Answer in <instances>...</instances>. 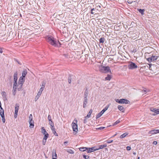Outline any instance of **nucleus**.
I'll use <instances>...</instances> for the list:
<instances>
[{
    "instance_id": "obj_1",
    "label": "nucleus",
    "mask_w": 159,
    "mask_h": 159,
    "mask_svg": "<svg viewBox=\"0 0 159 159\" xmlns=\"http://www.w3.org/2000/svg\"><path fill=\"white\" fill-rule=\"evenodd\" d=\"M47 41L51 45L54 47L60 46V43L52 36H50L47 38Z\"/></svg>"
},
{
    "instance_id": "obj_2",
    "label": "nucleus",
    "mask_w": 159,
    "mask_h": 159,
    "mask_svg": "<svg viewBox=\"0 0 159 159\" xmlns=\"http://www.w3.org/2000/svg\"><path fill=\"white\" fill-rule=\"evenodd\" d=\"M99 71L102 73H111V71L110 68L108 66L105 67L102 66H100L99 67Z\"/></svg>"
},
{
    "instance_id": "obj_3",
    "label": "nucleus",
    "mask_w": 159,
    "mask_h": 159,
    "mask_svg": "<svg viewBox=\"0 0 159 159\" xmlns=\"http://www.w3.org/2000/svg\"><path fill=\"white\" fill-rule=\"evenodd\" d=\"M76 123L73 122L72 124V126L73 131L77 133L78 131V125L77 124V121L75 120Z\"/></svg>"
},
{
    "instance_id": "obj_4",
    "label": "nucleus",
    "mask_w": 159,
    "mask_h": 159,
    "mask_svg": "<svg viewBox=\"0 0 159 159\" xmlns=\"http://www.w3.org/2000/svg\"><path fill=\"white\" fill-rule=\"evenodd\" d=\"M138 67L134 63L131 62L128 66L129 69H133L137 68Z\"/></svg>"
},
{
    "instance_id": "obj_5",
    "label": "nucleus",
    "mask_w": 159,
    "mask_h": 159,
    "mask_svg": "<svg viewBox=\"0 0 159 159\" xmlns=\"http://www.w3.org/2000/svg\"><path fill=\"white\" fill-rule=\"evenodd\" d=\"M158 56H156L154 55H152L151 57H150L148 58L147 60L149 62H151L152 61H155L156 60H157L158 58Z\"/></svg>"
},
{
    "instance_id": "obj_6",
    "label": "nucleus",
    "mask_w": 159,
    "mask_h": 159,
    "mask_svg": "<svg viewBox=\"0 0 159 159\" xmlns=\"http://www.w3.org/2000/svg\"><path fill=\"white\" fill-rule=\"evenodd\" d=\"M87 152L88 153L91 152H94L96 150H98V149L97 148H96L95 147H94L91 148H87Z\"/></svg>"
},
{
    "instance_id": "obj_7",
    "label": "nucleus",
    "mask_w": 159,
    "mask_h": 159,
    "mask_svg": "<svg viewBox=\"0 0 159 159\" xmlns=\"http://www.w3.org/2000/svg\"><path fill=\"white\" fill-rule=\"evenodd\" d=\"M159 133V129H153L150 131L148 132V134H154Z\"/></svg>"
},
{
    "instance_id": "obj_8",
    "label": "nucleus",
    "mask_w": 159,
    "mask_h": 159,
    "mask_svg": "<svg viewBox=\"0 0 159 159\" xmlns=\"http://www.w3.org/2000/svg\"><path fill=\"white\" fill-rule=\"evenodd\" d=\"M130 102L128 100L125 99H120V104H128Z\"/></svg>"
},
{
    "instance_id": "obj_9",
    "label": "nucleus",
    "mask_w": 159,
    "mask_h": 159,
    "mask_svg": "<svg viewBox=\"0 0 159 159\" xmlns=\"http://www.w3.org/2000/svg\"><path fill=\"white\" fill-rule=\"evenodd\" d=\"M25 81V78L22 77H20L19 80V84H21V86L22 87L23 84V83Z\"/></svg>"
},
{
    "instance_id": "obj_10",
    "label": "nucleus",
    "mask_w": 159,
    "mask_h": 159,
    "mask_svg": "<svg viewBox=\"0 0 159 159\" xmlns=\"http://www.w3.org/2000/svg\"><path fill=\"white\" fill-rule=\"evenodd\" d=\"M29 123L30 125V128H33L34 126V121H29Z\"/></svg>"
},
{
    "instance_id": "obj_11",
    "label": "nucleus",
    "mask_w": 159,
    "mask_h": 159,
    "mask_svg": "<svg viewBox=\"0 0 159 159\" xmlns=\"http://www.w3.org/2000/svg\"><path fill=\"white\" fill-rule=\"evenodd\" d=\"M93 111V110L92 109H90L88 115L87 116L85 117V118L87 119V118H89L90 117V116L91 115V114L92 113V112Z\"/></svg>"
},
{
    "instance_id": "obj_12",
    "label": "nucleus",
    "mask_w": 159,
    "mask_h": 159,
    "mask_svg": "<svg viewBox=\"0 0 159 159\" xmlns=\"http://www.w3.org/2000/svg\"><path fill=\"white\" fill-rule=\"evenodd\" d=\"M41 132L44 135L48 134L43 127H42L41 128Z\"/></svg>"
},
{
    "instance_id": "obj_13",
    "label": "nucleus",
    "mask_w": 159,
    "mask_h": 159,
    "mask_svg": "<svg viewBox=\"0 0 159 159\" xmlns=\"http://www.w3.org/2000/svg\"><path fill=\"white\" fill-rule=\"evenodd\" d=\"M17 75L18 72L17 71L14 74V81H17Z\"/></svg>"
},
{
    "instance_id": "obj_14",
    "label": "nucleus",
    "mask_w": 159,
    "mask_h": 159,
    "mask_svg": "<svg viewBox=\"0 0 159 159\" xmlns=\"http://www.w3.org/2000/svg\"><path fill=\"white\" fill-rule=\"evenodd\" d=\"M52 157H57V155L55 150L53 149L52 150Z\"/></svg>"
},
{
    "instance_id": "obj_15",
    "label": "nucleus",
    "mask_w": 159,
    "mask_h": 159,
    "mask_svg": "<svg viewBox=\"0 0 159 159\" xmlns=\"http://www.w3.org/2000/svg\"><path fill=\"white\" fill-rule=\"evenodd\" d=\"M27 73V70H24V71H23V72H22V76L21 77H23V78H24L25 77Z\"/></svg>"
},
{
    "instance_id": "obj_16",
    "label": "nucleus",
    "mask_w": 159,
    "mask_h": 159,
    "mask_svg": "<svg viewBox=\"0 0 159 159\" xmlns=\"http://www.w3.org/2000/svg\"><path fill=\"white\" fill-rule=\"evenodd\" d=\"M107 147V145L106 144H104L102 145H100L99 146V148H97L98 150L102 149L103 148H105Z\"/></svg>"
},
{
    "instance_id": "obj_17",
    "label": "nucleus",
    "mask_w": 159,
    "mask_h": 159,
    "mask_svg": "<svg viewBox=\"0 0 159 159\" xmlns=\"http://www.w3.org/2000/svg\"><path fill=\"white\" fill-rule=\"evenodd\" d=\"M0 115L1 116H4V111L3 109L2 108V107H0Z\"/></svg>"
},
{
    "instance_id": "obj_18",
    "label": "nucleus",
    "mask_w": 159,
    "mask_h": 159,
    "mask_svg": "<svg viewBox=\"0 0 159 159\" xmlns=\"http://www.w3.org/2000/svg\"><path fill=\"white\" fill-rule=\"evenodd\" d=\"M87 148L86 147L80 148H79L80 151L82 152H84L86 150L87 151Z\"/></svg>"
},
{
    "instance_id": "obj_19",
    "label": "nucleus",
    "mask_w": 159,
    "mask_h": 159,
    "mask_svg": "<svg viewBox=\"0 0 159 159\" xmlns=\"http://www.w3.org/2000/svg\"><path fill=\"white\" fill-rule=\"evenodd\" d=\"M159 114V109H156L155 111L154 112V114H153L152 115L154 116L156 115L157 114Z\"/></svg>"
},
{
    "instance_id": "obj_20",
    "label": "nucleus",
    "mask_w": 159,
    "mask_h": 159,
    "mask_svg": "<svg viewBox=\"0 0 159 159\" xmlns=\"http://www.w3.org/2000/svg\"><path fill=\"white\" fill-rule=\"evenodd\" d=\"M127 135H128V133H125L121 135L120 136V138H121V139L125 137H126Z\"/></svg>"
},
{
    "instance_id": "obj_21",
    "label": "nucleus",
    "mask_w": 159,
    "mask_h": 159,
    "mask_svg": "<svg viewBox=\"0 0 159 159\" xmlns=\"http://www.w3.org/2000/svg\"><path fill=\"white\" fill-rule=\"evenodd\" d=\"M125 108L122 106L120 105V111L124 112L125 111Z\"/></svg>"
},
{
    "instance_id": "obj_22",
    "label": "nucleus",
    "mask_w": 159,
    "mask_h": 159,
    "mask_svg": "<svg viewBox=\"0 0 159 159\" xmlns=\"http://www.w3.org/2000/svg\"><path fill=\"white\" fill-rule=\"evenodd\" d=\"M16 91V87H13V94L14 95H15Z\"/></svg>"
},
{
    "instance_id": "obj_23",
    "label": "nucleus",
    "mask_w": 159,
    "mask_h": 159,
    "mask_svg": "<svg viewBox=\"0 0 159 159\" xmlns=\"http://www.w3.org/2000/svg\"><path fill=\"white\" fill-rule=\"evenodd\" d=\"M43 89H43V88H41L38 93V94L41 95L42 94V91L43 90Z\"/></svg>"
},
{
    "instance_id": "obj_24",
    "label": "nucleus",
    "mask_w": 159,
    "mask_h": 159,
    "mask_svg": "<svg viewBox=\"0 0 159 159\" xmlns=\"http://www.w3.org/2000/svg\"><path fill=\"white\" fill-rule=\"evenodd\" d=\"M138 10L139 11V12L140 13H141V14L142 15H143L144 14V9H138Z\"/></svg>"
},
{
    "instance_id": "obj_25",
    "label": "nucleus",
    "mask_w": 159,
    "mask_h": 159,
    "mask_svg": "<svg viewBox=\"0 0 159 159\" xmlns=\"http://www.w3.org/2000/svg\"><path fill=\"white\" fill-rule=\"evenodd\" d=\"M105 39L104 38H101L99 39V42L100 43H103L104 42Z\"/></svg>"
},
{
    "instance_id": "obj_26",
    "label": "nucleus",
    "mask_w": 159,
    "mask_h": 159,
    "mask_svg": "<svg viewBox=\"0 0 159 159\" xmlns=\"http://www.w3.org/2000/svg\"><path fill=\"white\" fill-rule=\"evenodd\" d=\"M66 151L69 153L70 154H74V152L71 149H67Z\"/></svg>"
},
{
    "instance_id": "obj_27",
    "label": "nucleus",
    "mask_w": 159,
    "mask_h": 159,
    "mask_svg": "<svg viewBox=\"0 0 159 159\" xmlns=\"http://www.w3.org/2000/svg\"><path fill=\"white\" fill-rule=\"evenodd\" d=\"M102 112H101V111L98 114V115L96 116V118L98 119L99 118L100 116H102Z\"/></svg>"
},
{
    "instance_id": "obj_28",
    "label": "nucleus",
    "mask_w": 159,
    "mask_h": 159,
    "mask_svg": "<svg viewBox=\"0 0 159 159\" xmlns=\"http://www.w3.org/2000/svg\"><path fill=\"white\" fill-rule=\"evenodd\" d=\"M111 76L109 75H108L105 78V80H110L111 79Z\"/></svg>"
},
{
    "instance_id": "obj_29",
    "label": "nucleus",
    "mask_w": 159,
    "mask_h": 159,
    "mask_svg": "<svg viewBox=\"0 0 159 159\" xmlns=\"http://www.w3.org/2000/svg\"><path fill=\"white\" fill-rule=\"evenodd\" d=\"M48 137H49V134H45V135H44V136L43 138V139H44V140H47V138H48Z\"/></svg>"
},
{
    "instance_id": "obj_30",
    "label": "nucleus",
    "mask_w": 159,
    "mask_h": 159,
    "mask_svg": "<svg viewBox=\"0 0 159 159\" xmlns=\"http://www.w3.org/2000/svg\"><path fill=\"white\" fill-rule=\"evenodd\" d=\"M19 108V106H16L15 107V113H18V111Z\"/></svg>"
},
{
    "instance_id": "obj_31",
    "label": "nucleus",
    "mask_w": 159,
    "mask_h": 159,
    "mask_svg": "<svg viewBox=\"0 0 159 159\" xmlns=\"http://www.w3.org/2000/svg\"><path fill=\"white\" fill-rule=\"evenodd\" d=\"M88 95V91H87V90H86L84 92V97H87Z\"/></svg>"
},
{
    "instance_id": "obj_32",
    "label": "nucleus",
    "mask_w": 159,
    "mask_h": 159,
    "mask_svg": "<svg viewBox=\"0 0 159 159\" xmlns=\"http://www.w3.org/2000/svg\"><path fill=\"white\" fill-rule=\"evenodd\" d=\"M88 103V102L83 101V107L84 108H85L86 107L87 104Z\"/></svg>"
},
{
    "instance_id": "obj_33",
    "label": "nucleus",
    "mask_w": 159,
    "mask_h": 159,
    "mask_svg": "<svg viewBox=\"0 0 159 159\" xmlns=\"http://www.w3.org/2000/svg\"><path fill=\"white\" fill-rule=\"evenodd\" d=\"M33 116L32 114H30L29 117V121H33Z\"/></svg>"
},
{
    "instance_id": "obj_34",
    "label": "nucleus",
    "mask_w": 159,
    "mask_h": 159,
    "mask_svg": "<svg viewBox=\"0 0 159 159\" xmlns=\"http://www.w3.org/2000/svg\"><path fill=\"white\" fill-rule=\"evenodd\" d=\"M17 81H14V82L13 84V87H16L17 86Z\"/></svg>"
},
{
    "instance_id": "obj_35",
    "label": "nucleus",
    "mask_w": 159,
    "mask_h": 159,
    "mask_svg": "<svg viewBox=\"0 0 159 159\" xmlns=\"http://www.w3.org/2000/svg\"><path fill=\"white\" fill-rule=\"evenodd\" d=\"M110 104H108V105H107L106 106V107L104 108V109H103V110L104 111H106L107 110V109H108V107H109L110 106Z\"/></svg>"
},
{
    "instance_id": "obj_36",
    "label": "nucleus",
    "mask_w": 159,
    "mask_h": 159,
    "mask_svg": "<svg viewBox=\"0 0 159 159\" xmlns=\"http://www.w3.org/2000/svg\"><path fill=\"white\" fill-rule=\"evenodd\" d=\"M156 109V108H154L153 107H151L150 109V111L153 112H154V113Z\"/></svg>"
},
{
    "instance_id": "obj_37",
    "label": "nucleus",
    "mask_w": 159,
    "mask_h": 159,
    "mask_svg": "<svg viewBox=\"0 0 159 159\" xmlns=\"http://www.w3.org/2000/svg\"><path fill=\"white\" fill-rule=\"evenodd\" d=\"M49 124L51 126H54V123L52 120H51L50 121Z\"/></svg>"
},
{
    "instance_id": "obj_38",
    "label": "nucleus",
    "mask_w": 159,
    "mask_h": 159,
    "mask_svg": "<svg viewBox=\"0 0 159 159\" xmlns=\"http://www.w3.org/2000/svg\"><path fill=\"white\" fill-rule=\"evenodd\" d=\"M83 157L85 159H88L89 158V157L85 155H83Z\"/></svg>"
},
{
    "instance_id": "obj_39",
    "label": "nucleus",
    "mask_w": 159,
    "mask_h": 159,
    "mask_svg": "<svg viewBox=\"0 0 159 159\" xmlns=\"http://www.w3.org/2000/svg\"><path fill=\"white\" fill-rule=\"evenodd\" d=\"M2 118V121L3 123H5V117H4V116H1Z\"/></svg>"
},
{
    "instance_id": "obj_40",
    "label": "nucleus",
    "mask_w": 159,
    "mask_h": 159,
    "mask_svg": "<svg viewBox=\"0 0 159 159\" xmlns=\"http://www.w3.org/2000/svg\"><path fill=\"white\" fill-rule=\"evenodd\" d=\"M40 95L37 94V95L35 97V101H36L37 100H38L40 96Z\"/></svg>"
},
{
    "instance_id": "obj_41",
    "label": "nucleus",
    "mask_w": 159,
    "mask_h": 159,
    "mask_svg": "<svg viewBox=\"0 0 159 159\" xmlns=\"http://www.w3.org/2000/svg\"><path fill=\"white\" fill-rule=\"evenodd\" d=\"M108 143H111L113 142V140H108L106 141Z\"/></svg>"
},
{
    "instance_id": "obj_42",
    "label": "nucleus",
    "mask_w": 159,
    "mask_h": 159,
    "mask_svg": "<svg viewBox=\"0 0 159 159\" xmlns=\"http://www.w3.org/2000/svg\"><path fill=\"white\" fill-rule=\"evenodd\" d=\"M45 83L44 82H43L42 83V87L41 88H43V89H44L45 86Z\"/></svg>"
},
{
    "instance_id": "obj_43",
    "label": "nucleus",
    "mask_w": 159,
    "mask_h": 159,
    "mask_svg": "<svg viewBox=\"0 0 159 159\" xmlns=\"http://www.w3.org/2000/svg\"><path fill=\"white\" fill-rule=\"evenodd\" d=\"M46 141H47L46 140H44V139H43V140L42 141V143L43 145H45V144Z\"/></svg>"
},
{
    "instance_id": "obj_44",
    "label": "nucleus",
    "mask_w": 159,
    "mask_h": 159,
    "mask_svg": "<svg viewBox=\"0 0 159 159\" xmlns=\"http://www.w3.org/2000/svg\"><path fill=\"white\" fill-rule=\"evenodd\" d=\"M23 31V32H25L26 33V34H28V33L27 32V31L29 32V30L27 29H24Z\"/></svg>"
},
{
    "instance_id": "obj_45",
    "label": "nucleus",
    "mask_w": 159,
    "mask_h": 159,
    "mask_svg": "<svg viewBox=\"0 0 159 159\" xmlns=\"http://www.w3.org/2000/svg\"><path fill=\"white\" fill-rule=\"evenodd\" d=\"M95 11V9L94 8L92 9H91V13L92 14H94V12H93V11Z\"/></svg>"
},
{
    "instance_id": "obj_46",
    "label": "nucleus",
    "mask_w": 159,
    "mask_h": 159,
    "mask_svg": "<svg viewBox=\"0 0 159 159\" xmlns=\"http://www.w3.org/2000/svg\"><path fill=\"white\" fill-rule=\"evenodd\" d=\"M131 148L130 147V146H127L126 147V149L128 151L130 150H131Z\"/></svg>"
},
{
    "instance_id": "obj_47",
    "label": "nucleus",
    "mask_w": 159,
    "mask_h": 159,
    "mask_svg": "<svg viewBox=\"0 0 159 159\" xmlns=\"http://www.w3.org/2000/svg\"><path fill=\"white\" fill-rule=\"evenodd\" d=\"M51 118V116L50 115H48V119L49 121L52 120Z\"/></svg>"
},
{
    "instance_id": "obj_48",
    "label": "nucleus",
    "mask_w": 159,
    "mask_h": 159,
    "mask_svg": "<svg viewBox=\"0 0 159 159\" xmlns=\"http://www.w3.org/2000/svg\"><path fill=\"white\" fill-rule=\"evenodd\" d=\"M51 129L52 131H54L55 130V129L54 127V126H51Z\"/></svg>"
},
{
    "instance_id": "obj_49",
    "label": "nucleus",
    "mask_w": 159,
    "mask_h": 159,
    "mask_svg": "<svg viewBox=\"0 0 159 159\" xmlns=\"http://www.w3.org/2000/svg\"><path fill=\"white\" fill-rule=\"evenodd\" d=\"M148 90L147 89H143L142 90V92H144L145 94H146V92L148 91Z\"/></svg>"
},
{
    "instance_id": "obj_50",
    "label": "nucleus",
    "mask_w": 159,
    "mask_h": 159,
    "mask_svg": "<svg viewBox=\"0 0 159 159\" xmlns=\"http://www.w3.org/2000/svg\"><path fill=\"white\" fill-rule=\"evenodd\" d=\"M84 101L85 102H88V99L86 97H84Z\"/></svg>"
},
{
    "instance_id": "obj_51",
    "label": "nucleus",
    "mask_w": 159,
    "mask_h": 159,
    "mask_svg": "<svg viewBox=\"0 0 159 159\" xmlns=\"http://www.w3.org/2000/svg\"><path fill=\"white\" fill-rule=\"evenodd\" d=\"M115 100L117 102L119 103V99L115 98Z\"/></svg>"
},
{
    "instance_id": "obj_52",
    "label": "nucleus",
    "mask_w": 159,
    "mask_h": 159,
    "mask_svg": "<svg viewBox=\"0 0 159 159\" xmlns=\"http://www.w3.org/2000/svg\"><path fill=\"white\" fill-rule=\"evenodd\" d=\"M18 113H15L14 117L16 118L17 117Z\"/></svg>"
},
{
    "instance_id": "obj_53",
    "label": "nucleus",
    "mask_w": 159,
    "mask_h": 159,
    "mask_svg": "<svg viewBox=\"0 0 159 159\" xmlns=\"http://www.w3.org/2000/svg\"><path fill=\"white\" fill-rule=\"evenodd\" d=\"M53 131V133L55 134V135L57 136V134L56 133V132L55 130Z\"/></svg>"
},
{
    "instance_id": "obj_54",
    "label": "nucleus",
    "mask_w": 159,
    "mask_h": 159,
    "mask_svg": "<svg viewBox=\"0 0 159 159\" xmlns=\"http://www.w3.org/2000/svg\"><path fill=\"white\" fill-rule=\"evenodd\" d=\"M68 142H65L64 143V144L65 146H67V144L68 143Z\"/></svg>"
},
{
    "instance_id": "obj_55",
    "label": "nucleus",
    "mask_w": 159,
    "mask_h": 159,
    "mask_svg": "<svg viewBox=\"0 0 159 159\" xmlns=\"http://www.w3.org/2000/svg\"><path fill=\"white\" fill-rule=\"evenodd\" d=\"M96 6L97 7H99L100 8V5H99V4H98H98H96Z\"/></svg>"
},
{
    "instance_id": "obj_56",
    "label": "nucleus",
    "mask_w": 159,
    "mask_h": 159,
    "mask_svg": "<svg viewBox=\"0 0 159 159\" xmlns=\"http://www.w3.org/2000/svg\"><path fill=\"white\" fill-rule=\"evenodd\" d=\"M153 143L154 145H156L157 144V142L156 141H153Z\"/></svg>"
},
{
    "instance_id": "obj_57",
    "label": "nucleus",
    "mask_w": 159,
    "mask_h": 159,
    "mask_svg": "<svg viewBox=\"0 0 159 159\" xmlns=\"http://www.w3.org/2000/svg\"><path fill=\"white\" fill-rule=\"evenodd\" d=\"M119 122V121L118 120L116 121V122L115 123L114 125H116V124H117Z\"/></svg>"
},
{
    "instance_id": "obj_58",
    "label": "nucleus",
    "mask_w": 159,
    "mask_h": 159,
    "mask_svg": "<svg viewBox=\"0 0 159 159\" xmlns=\"http://www.w3.org/2000/svg\"><path fill=\"white\" fill-rule=\"evenodd\" d=\"M68 82H69V84H70L71 82V80L70 79V78H69L68 79Z\"/></svg>"
},
{
    "instance_id": "obj_59",
    "label": "nucleus",
    "mask_w": 159,
    "mask_h": 159,
    "mask_svg": "<svg viewBox=\"0 0 159 159\" xmlns=\"http://www.w3.org/2000/svg\"><path fill=\"white\" fill-rule=\"evenodd\" d=\"M132 2L133 1H130L129 0L128 1H127L128 3H129V4H131L132 3Z\"/></svg>"
},
{
    "instance_id": "obj_60",
    "label": "nucleus",
    "mask_w": 159,
    "mask_h": 159,
    "mask_svg": "<svg viewBox=\"0 0 159 159\" xmlns=\"http://www.w3.org/2000/svg\"><path fill=\"white\" fill-rule=\"evenodd\" d=\"M104 128V127H100V128H98V129H103Z\"/></svg>"
},
{
    "instance_id": "obj_61",
    "label": "nucleus",
    "mask_w": 159,
    "mask_h": 159,
    "mask_svg": "<svg viewBox=\"0 0 159 159\" xmlns=\"http://www.w3.org/2000/svg\"><path fill=\"white\" fill-rule=\"evenodd\" d=\"M84 122V123H86L87 122L86 119L85 118Z\"/></svg>"
},
{
    "instance_id": "obj_62",
    "label": "nucleus",
    "mask_w": 159,
    "mask_h": 159,
    "mask_svg": "<svg viewBox=\"0 0 159 159\" xmlns=\"http://www.w3.org/2000/svg\"><path fill=\"white\" fill-rule=\"evenodd\" d=\"M2 94L3 95H5L6 93L5 92H2Z\"/></svg>"
},
{
    "instance_id": "obj_63",
    "label": "nucleus",
    "mask_w": 159,
    "mask_h": 159,
    "mask_svg": "<svg viewBox=\"0 0 159 159\" xmlns=\"http://www.w3.org/2000/svg\"><path fill=\"white\" fill-rule=\"evenodd\" d=\"M117 27H118V26H115V27H114V29H115V30H117Z\"/></svg>"
},
{
    "instance_id": "obj_64",
    "label": "nucleus",
    "mask_w": 159,
    "mask_h": 159,
    "mask_svg": "<svg viewBox=\"0 0 159 159\" xmlns=\"http://www.w3.org/2000/svg\"><path fill=\"white\" fill-rule=\"evenodd\" d=\"M105 112V111H104L103 110H102L101 111V112H102V113L103 114L104 112Z\"/></svg>"
}]
</instances>
